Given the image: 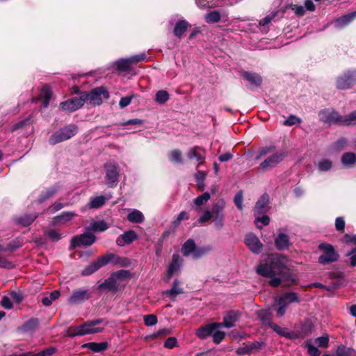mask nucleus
<instances>
[{
	"mask_svg": "<svg viewBox=\"0 0 356 356\" xmlns=\"http://www.w3.org/2000/svg\"><path fill=\"white\" fill-rule=\"evenodd\" d=\"M288 257L282 254H269L264 263L256 267V272L265 277L271 278L269 284L277 287L281 284L282 279L289 272Z\"/></svg>",
	"mask_w": 356,
	"mask_h": 356,
	"instance_id": "1",
	"label": "nucleus"
},
{
	"mask_svg": "<svg viewBox=\"0 0 356 356\" xmlns=\"http://www.w3.org/2000/svg\"><path fill=\"white\" fill-rule=\"evenodd\" d=\"M131 277V273L127 270H120L113 273L104 282L98 286L99 291L116 293L123 289Z\"/></svg>",
	"mask_w": 356,
	"mask_h": 356,
	"instance_id": "2",
	"label": "nucleus"
},
{
	"mask_svg": "<svg viewBox=\"0 0 356 356\" xmlns=\"http://www.w3.org/2000/svg\"><path fill=\"white\" fill-rule=\"evenodd\" d=\"M102 322V318H98L88 321L81 325L70 327L67 332V336L74 337L76 336H83L101 332L104 330V327H96L95 326Z\"/></svg>",
	"mask_w": 356,
	"mask_h": 356,
	"instance_id": "3",
	"label": "nucleus"
},
{
	"mask_svg": "<svg viewBox=\"0 0 356 356\" xmlns=\"http://www.w3.org/2000/svg\"><path fill=\"white\" fill-rule=\"evenodd\" d=\"M78 128L75 124H69L55 131L49 138L51 145H55L71 138L76 135Z\"/></svg>",
	"mask_w": 356,
	"mask_h": 356,
	"instance_id": "4",
	"label": "nucleus"
},
{
	"mask_svg": "<svg viewBox=\"0 0 356 356\" xmlns=\"http://www.w3.org/2000/svg\"><path fill=\"white\" fill-rule=\"evenodd\" d=\"M299 298L296 293H285L275 300V305L277 306L276 311L277 316L280 318L286 313L288 305L292 302H298Z\"/></svg>",
	"mask_w": 356,
	"mask_h": 356,
	"instance_id": "5",
	"label": "nucleus"
},
{
	"mask_svg": "<svg viewBox=\"0 0 356 356\" xmlns=\"http://www.w3.org/2000/svg\"><path fill=\"white\" fill-rule=\"evenodd\" d=\"M81 95L84 103L88 102L92 105H99L104 99L109 98V92L104 87H97L90 92L82 93Z\"/></svg>",
	"mask_w": 356,
	"mask_h": 356,
	"instance_id": "6",
	"label": "nucleus"
},
{
	"mask_svg": "<svg viewBox=\"0 0 356 356\" xmlns=\"http://www.w3.org/2000/svg\"><path fill=\"white\" fill-rule=\"evenodd\" d=\"M226 202L224 199H219L213 205L211 211V216L213 218V223L216 227L220 229L224 226L225 215L224 209L225 208Z\"/></svg>",
	"mask_w": 356,
	"mask_h": 356,
	"instance_id": "7",
	"label": "nucleus"
},
{
	"mask_svg": "<svg viewBox=\"0 0 356 356\" xmlns=\"http://www.w3.org/2000/svg\"><path fill=\"white\" fill-rule=\"evenodd\" d=\"M356 83V70H348L339 75L336 80V87L339 90H348Z\"/></svg>",
	"mask_w": 356,
	"mask_h": 356,
	"instance_id": "8",
	"label": "nucleus"
},
{
	"mask_svg": "<svg viewBox=\"0 0 356 356\" xmlns=\"http://www.w3.org/2000/svg\"><path fill=\"white\" fill-rule=\"evenodd\" d=\"M318 248L323 252L318 258V262L321 264H330L338 259L339 255L332 245L325 243H321Z\"/></svg>",
	"mask_w": 356,
	"mask_h": 356,
	"instance_id": "9",
	"label": "nucleus"
},
{
	"mask_svg": "<svg viewBox=\"0 0 356 356\" xmlns=\"http://www.w3.org/2000/svg\"><path fill=\"white\" fill-rule=\"evenodd\" d=\"M114 254H108L105 256L98 258L95 261L90 263L81 272V275L83 276L90 275L96 272L101 267L108 264L109 261H112L114 258Z\"/></svg>",
	"mask_w": 356,
	"mask_h": 356,
	"instance_id": "10",
	"label": "nucleus"
},
{
	"mask_svg": "<svg viewBox=\"0 0 356 356\" xmlns=\"http://www.w3.org/2000/svg\"><path fill=\"white\" fill-rule=\"evenodd\" d=\"M106 182L108 187L115 186L119 181V169L118 165L115 163H108L105 165Z\"/></svg>",
	"mask_w": 356,
	"mask_h": 356,
	"instance_id": "11",
	"label": "nucleus"
},
{
	"mask_svg": "<svg viewBox=\"0 0 356 356\" xmlns=\"http://www.w3.org/2000/svg\"><path fill=\"white\" fill-rule=\"evenodd\" d=\"M320 120L327 124H338L341 125L342 115L332 108H327L319 112Z\"/></svg>",
	"mask_w": 356,
	"mask_h": 356,
	"instance_id": "12",
	"label": "nucleus"
},
{
	"mask_svg": "<svg viewBox=\"0 0 356 356\" xmlns=\"http://www.w3.org/2000/svg\"><path fill=\"white\" fill-rule=\"evenodd\" d=\"M95 241V236L90 232H85L82 234L74 236L71 240L72 248L80 246H89Z\"/></svg>",
	"mask_w": 356,
	"mask_h": 356,
	"instance_id": "13",
	"label": "nucleus"
},
{
	"mask_svg": "<svg viewBox=\"0 0 356 356\" xmlns=\"http://www.w3.org/2000/svg\"><path fill=\"white\" fill-rule=\"evenodd\" d=\"M84 104V99L82 95L69 99L60 104L62 110L67 112H73L80 108Z\"/></svg>",
	"mask_w": 356,
	"mask_h": 356,
	"instance_id": "14",
	"label": "nucleus"
},
{
	"mask_svg": "<svg viewBox=\"0 0 356 356\" xmlns=\"http://www.w3.org/2000/svg\"><path fill=\"white\" fill-rule=\"evenodd\" d=\"M91 297V293L88 289H77L72 292L68 299V302L76 305L88 300Z\"/></svg>",
	"mask_w": 356,
	"mask_h": 356,
	"instance_id": "15",
	"label": "nucleus"
},
{
	"mask_svg": "<svg viewBox=\"0 0 356 356\" xmlns=\"http://www.w3.org/2000/svg\"><path fill=\"white\" fill-rule=\"evenodd\" d=\"M245 243L250 250L256 254L259 253L263 248L262 243L258 237L253 234H248L245 238Z\"/></svg>",
	"mask_w": 356,
	"mask_h": 356,
	"instance_id": "16",
	"label": "nucleus"
},
{
	"mask_svg": "<svg viewBox=\"0 0 356 356\" xmlns=\"http://www.w3.org/2000/svg\"><path fill=\"white\" fill-rule=\"evenodd\" d=\"M220 328V324L213 323L201 326L196 330V335L201 339H204L207 337L212 335L213 331Z\"/></svg>",
	"mask_w": 356,
	"mask_h": 356,
	"instance_id": "17",
	"label": "nucleus"
},
{
	"mask_svg": "<svg viewBox=\"0 0 356 356\" xmlns=\"http://www.w3.org/2000/svg\"><path fill=\"white\" fill-rule=\"evenodd\" d=\"M239 317V314L236 311H229L227 313V314L223 318V321L222 323H218L220 324V328L222 327L231 328L235 325L236 322L238 321Z\"/></svg>",
	"mask_w": 356,
	"mask_h": 356,
	"instance_id": "18",
	"label": "nucleus"
},
{
	"mask_svg": "<svg viewBox=\"0 0 356 356\" xmlns=\"http://www.w3.org/2000/svg\"><path fill=\"white\" fill-rule=\"evenodd\" d=\"M76 213L72 211H64L62 212L60 215L55 216L52 220L53 225H65L67 222L72 220L75 216H76Z\"/></svg>",
	"mask_w": 356,
	"mask_h": 356,
	"instance_id": "19",
	"label": "nucleus"
},
{
	"mask_svg": "<svg viewBox=\"0 0 356 356\" xmlns=\"http://www.w3.org/2000/svg\"><path fill=\"white\" fill-rule=\"evenodd\" d=\"M181 264L182 259L179 255L178 254H174L172 255V261L170 264L168 269V280L170 279L174 274L179 271Z\"/></svg>",
	"mask_w": 356,
	"mask_h": 356,
	"instance_id": "20",
	"label": "nucleus"
},
{
	"mask_svg": "<svg viewBox=\"0 0 356 356\" xmlns=\"http://www.w3.org/2000/svg\"><path fill=\"white\" fill-rule=\"evenodd\" d=\"M137 238L136 233L133 230H129L120 236L116 240V243L118 246H124L125 244H130Z\"/></svg>",
	"mask_w": 356,
	"mask_h": 356,
	"instance_id": "21",
	"label": "nucleus"
},
{
	"mask_svg": "<svg viewBox=\"0 0 356 356\" xmlns=\"http://www.w3.org/2000/svg\"><path fill=\"white\" fill-rule=\"evenodd\" d=\"M275 245L278 250L289 249L291 245L289 236L283 233L279 234L275 239Z\"/></svg>",
	"mask_w": 356,
	"mask_h": 356,
	"instance_id": "22",
	"label": "nucleus"
},
{
	"mask_svg": "<svg viewBox=\"0 0 356 356\" xmlns=\"http://www.w3.org/2000/svg\"><path fill=\"white\" fill-rule=\"evenodd\" d=\"M356 18V11L340 17L334 21V26L337 29H343L348 26L354 19Z\"/></svg>",
	"mask_w": 356,
	"mask_h": 356,
	"instance_id": "23",
	"label": "nucleus"
},
{
	"mask_svg": "<svg viewBox=\"0 0 356 356\" xmlns=\"http://www.w3.org/2000/svg\"><path fill=\"white\" fill-rule=\"evenodd\" d=\"M281 161V157H267L258 167V170L264 172L274 168Z\"/></svg>",
	"mask_w": 356,
	"mask_h": 356,
	"instance_id": "24",
	"label": "nucleus"
},
{
	"mask_svg": "<svg viewBox=\"0 0 356 356\" xmlns=\"http://www.w3.org/2000/svg\"><path fill=\"white\" fill-rule=\"evenodd\" d=\"M268 204V196L266 194L263 195L257 202L254 209V216H259L266 211V207Z\"/></svg>",
	"mask_w": 356,
	"mask_h": 356,
	"instance_id": "25",
	"label": "nucleus"
},
{
	"mask_svg": "<svg viewBox=\"0 0 356 356\" xmlns=\"http://www.w3.org/2000/svg\"><path fill=\"white\" fill-rule=\"evenodd\" d=\"M242 76L254 86H259L262 82L261 77L254 72H243Z\"/></svg>",
	"mask_w": 356,
	"mask_h": 356,
	"instance_id": "26",
	"label": "nucleus"
},
{
	"mask_svg": "<svg viewBox=\"0 0 356 356\" xmlns=\"http://www.w3.org/2000/svg\"><path fill=\"white\" fill-rule=\"evenodd\" d=\"M108 228V225L104 220L92 221L88 227V230L94 232H102L106 231Z\"/></svg>",
	"mask_w": 356,
	"mask_h": 356,
	"instance_id": "27",
	"label": "nucleus"
},
{
	"mask_svg": "<svg viewBox=\"0 0 356 356\" xmlns=\"http://www.w3.org/2000/svg\"><path fill=\"white\" fill-rule=\"evenodd\" d=\"M269 326L279 335L284 337L288 339H292L294 337V334L289 330L286 327H282L278 325L270 323Z\"/></svg>",
	"mask_w": 356,
	"mask_h": 356,
	"instance_id": "28",
	"label": "nucleus"
},
{
	"mask_svg": "<svg viewBox=\"0 0 356 356\" xmlns=\"http://www.w3.org/2000/svg\"><path fill=\"white\" fill-rule=\"evenodd\" d=\"M51 97V92L48 86H44L40 94V99L42 102V106L47 108L49 104Z\"/></svg>",
	"mask_w": 356,
	"mask_h": 356,
	"instance_id": "29",
	"label": "nucleus"
},
{
	"mask_svg": "<svg viewBox=\"0 0 356 356\" xmlns=\"http://www.w3.org/2000/svg\"><path fill=\"white\" fill-rule=\"evenodd\" d=\"M84 348H87L94 353H99L104 351L108 348V343L106 342L95 343L90 342L83 346Z\"/></svg>",
	"mask_w": 356,
	"mask_h": 356,
	"instance_id": "30",
	"label": "nucleus"
},
{
	"mask_svg": "<svg viewBox=\"0 0 356 356\" xmlns=\"http://www.w3.org/2000/svg\"><path fill=\"white\" fill-rule=\"evenodd\" d=\"M188 27V23L184 20H179L175 26L174 34L179 38H181L184 33L186 31Z\"/></svg>",
	"mask_w": 356,
	"mask_h": 356,
	"instance_id": "31",
	"label": "nucleus"
},
{
	"mask_svg": "<svg viewBox=\"0 0 356 356\" xmlns=\"http://www.w3.org/2000/svg\"><path fill=\"white\" fill-rule=\"evenodd\" d=\"M183 293V289L179 286V282L176 280H175L172 288L164 291L163 293L170 298H175L177 295L181 294Z\"/></svg>",
	"mask_w": 356,
	"mask_h": 356,
	"instance_id": "32",
	"label": "nucleus"
},
{
	"mask_svg": "<svg viewBox=\"0 0 356 356\" xmlns=\"http://www.w3.org/2000/svg\"><path fill=\"white\" fill-rule=\"evenodd\" d=\"M127 219L133 223H141L144 220V216L139 210L134 209L127 215Z\"/></svg>",
	"mask_w": 356,
	"mask_h": 356,
	"instance_id": "33",
	"label": "nucleus"
},
{
	"mask_svg": "<svg viewBox=\"0 0 356 356\" xmlns=\"http://www.w3.org/2000/svg\"><path fill=\"white\" fill-rule=\"evenodd\" d=\"M341 125H356V111H354L348 115H342Z\"/></svg>",
	"mask_w": 356,
	"mask_h": 356,
	"instance_id": "34",
	"label": "nucleus"
},
{
	"mask_svg": "<svg viewBox=\"0 0 356 356\" xmlns=\"http://www.w3.org/2000/svg\"><path fill=\"white\" fill-rule=\"evenodd\" d=\"M56 352V348L54 347L46 348L38 353L33 354L32 352H27L19 355V356H51Z\"/></svg>",
	"mask_w": 356,
	"mask_h": 356,
	"instance_id": "35",
	"label": "nucleus"
},
{
	"mask_svg": "<svg viewBox=\"0 0 356 356\" xmlns=\"http://www.w3.org/2000/svg\"><path fill=\"white\" fill-rule=\"evenodd\" d=\"M106 200V197L102 195L91 198L90 202L88 203V207L90 209L100 208L104 204Z\"/></svg>",
	"mask_w": 356,
	"mask_h": 356,
	"instance_id": "36",
	"label": "nucleus"
},
{
	"mask_svg": "<svg viewBox=\"0 0 356 356\" xmlns=\"http://www.w3.org/2000/svg\"><path fill=\"white\" fill-rule=\"evenodd\" d=\"M195 249V243L192 239H188L186 241L182 246V253L184 256L187 257L190 254L194 252Z\"/></svg>",
	"mask_w": 356,
	"mask_h": 356,
	"instance_id": "37",
	"label": "nucleus"
},
{
	"mask_svg": "<svg viewBox=\"0 0 356 356\" xmlns=\"http://www.w3.org/2000/svg\"><path fill=\"white\" fill-rule=\"evenodd\" d=\"M336 355L337 356H356V353L353 348L341 345L337 348Z\"/></svg>",
	"mask_w": 356,
	"mask_h": 356,
	"instance_id": "38",
	"label": "nucleus"
},
{
	"mask_svg": "<svg viewBox=\"0 0 356 356\" xmlns=\"http://www.w3.org/2000/svg\"><path fill=\"white\" fill-rule=\"evenodd\" d=\"M129 58H121L115 63L116 68L120 71H127L131 66Z\"/></svg>",
	"mask_w": 356,
	"mask_h": 356,
	"instance_id": "39",
	"label": "nucleus"
},
{
	"mask_svg": "<svg viewBox=\"0 0 356 356\" xmlns=\"http://www.w3.org/2000/svg\"><path fill=\"white\" fill-rule=\"evenodd\" d=\"M204 19L209 24L216 23L220 20V14L216 10L211 11L205 15Z\"/></svg>",
	"mask_w": 356,
	"mask_h": 356,
	"instance_id": "40",
	"label": "nucleus"
},
{
	"mask_svg": "<svg viewBox=\"0 0 356 356\" xmlns=\"http://www.w3.org/2000/svg\"><path fill=\"white\" fill-rule=\"evenodd\" d=\"M211 198V195L208 192H205L201 195L196 197L194 200V204L197 207H200L204 205L207 201H209Z\"/></svg>",
	"mask_w": 356,
	"mask_h": 356,
	"instance_id": "41",
	"label": "nucleus"
},
{
	"mask_svg": "<svg viewBox=\"0 0 356 356\" xmlns=\"http://www.w3.org/2000/svg\"><path fill=\"white\" fill-rule=\"evenodd\" d=\"M169 94L166 90H159L155 95V101L160 104L165 103L169 99Z\"/></svg>",
	"mask_w": 356,
	"mask_h": 356,
	"instance_id": "42",
	"label": "nucleus"
},
{
	"mask_svg": "<svg viewBox=\"0 0 356 356\" xmlns=\"http://www.w3.org/2000/svg\"><path fill=\"white\" fill-rule=\"evenodd\" d=\"M348 144V140L344 137L339 138L335 143H333L332 147L335 151H340L346 148Z\"/></svg>",
	"mask_w": 356,
	"mask_h": 356,
	"instance_id": "43",
	"label": "nucleus"
},
{
	"mask_svg": "<svg viewBox=\"0 0 356 356\" xmlns=\"http://www.w3.org/2000/svg\"><path fill=\"white\" fill-rule=\"evenodd\" d=\"M36 218V214L24 215L19 218L17 222L24 226H28L31 225Z\"/></svg>",
	"mask_w": 356,
	"mask_h": 356,
	"instance_id": "44",
	"label": "nucleus"
},
{
	"mask_svg": "<svg viewBox=\"0 0 356 356\" xmlns=\"http://www.w3.org/2000/svg\"><path fill=\"white\" fill-rule=\"evenodd\" d=\"M243 191H238L234 197V203L237 207V209L240 211L243 209Z\"/></svg>",
	"mask_w": 356,
	"mask_h": 356,
	"instance_id": "45",
	"label": "nucleus"
},
{
	"mask_svg": "<svg viewBox=\"0 0 356 356\" xmlns=\"http://www.w3.org/2000/svg\"><path fill=\"white\" fill-rule=\"evenodd\" d=\"M332 166V162L327 159H323L319 161L317 164V167L319 171L325 172L330 170Z\"/></svg>",
	"mask_w": 356,
	"mask_h": 356,
	"instance_id": "46",
	"label": "nucleus"
},
{
	"mask_svg": "<svg viewBox=\"0 0 356 356\" xmlns=\"http://www.w3.org/2000/svg\"><path fill=\"white\" fill-rule=\"evenodd\" d=\"M57 192V188L51 187L47 190V191L40 195L39 198V202H42L43 201L51 197L54 194Z\"/></svg>",
	"mask_w": 356,
	"mask_h": 356,
	"instance_id": "47",
	"label": "nucleus"
},
{
	"mask_svg": "<svg viewBox=\"0 0 356 356\" xmlns=\"http://www.w3.org/2000/svg\"><path fill=\"white\" fill-rule=\"evenodd\" d=\"M305 346L307 348V353L311 356H319L321 354V351L314 346L311 341H307L305 343Z\"/></svg>",
	"mask_w": 356,
	"mask_h": 356,
	"instance_id": "48",
	"label": "nucleus"
},
{
	"mask_svg": "<svg viewBox=\"0 0 356 356\" xmlns=\"http://www.w3.org/2000/svg\"><path fill=\"white\" fill-rule=\"evenodd\" d=\"M45 235L53 241H58L61 238L60 234L56 229L46 231Z\"/></svg>",
	"mask_w": 356,
	"mask_h": 356,
	"instance_id": "49",
	"label": "nucleus"
},
{
	"mask_svg": "<svg viewBox=\"0 0 356 356\" xmlns=\"http://www.w3.org/2000/svg\"><path fill=\"white\" fill-rule=\"evenodd\" d=\"M300 122H301L300 118H299L298 117H297L296 115H291L287 119H286L283 122V124L285 126H293L296 124H299Z\"/></svg>",
	"mask_w": 356,
	"mask_h": 356,
	"instance_id": "50",
	"label": "nucleus"
},
{
	"mask_svg": "<svg viewBox=\"0 0 356 356\" xmlns=\"http://www.w3.org/2000/svg\"><path fill=\"white\" fill-rule=\"evenodd\" d=\"M258 316L259 318L264 323L268 324L271 323L270 320V313L268 310H261L258 313Z\"/></svg>",
	"mask_w": 356,
	"mask_h": 356,
	"instance_id": "51",
	"label": "nucleus"
},
{
	"mask_svg": "<svg viewBox=\"0 0 356 356\" xmlns=\"http://www.w3.org/2000/svg\"><path fill=\"white\" fill-rule=\"evenodd\" d=\"M213 341L215 343H220L225 337V333L222 331L216 330L212 334Z\"/></svg>",
	"mask_w": 356,
	"mask_h": 356,
	"instance_id": "52",
	"label": "nucleus"
},
{
	"mask_svg": "<svg viewBox=\"0 0 356 356\" xmlns=\"http://www.w3.org/2000/svg\"><path fill=\"white\" fill-rule=\"evenodd\" d=\"M144 323L147 326H152L157 323V317L154 314L145 315L143 318Z\"/></svg>",
	"mask_w": 356,
	"mask_h": 356,
	"instance_id": "53",
	"label": "nucleus"
},
{
	"mask_svg": "<svg viewBox=\"0 0 356 356\" xmlns=\"http://www.w3.org/2000/svg\"><path fill=\"white\" fill-rule=\"evenodd\" d=\"M342 164L346 168L356 165V157H342Z\"/></svg>",
	"mask_w": 356,
	"mask_h": 356,
	"instance_id": "54",
	"label": "nucleus"
},
{
	"mask_svg": "<svg viewBox=\"0 0 356 356\" xmlns=\"http://www.w3.org/2000/svg\"><path fill=\"white\" fill-rule=\"evenodd\" d=\"M210 250H211V248L209 246L195 249L193 254V257L195 259L199 258V257H202V255H204V254L209 252Z\"/></svg>",
	"mask_w": 356,
	"mask_h": 356,
	"instance_id": "55",
	"label": "nucleus"
},
{
	"mask_svg": "<svg viewBox=\"0 0 356 356\" xmlns=\"http://www.w3.org/2000/svg\"><path fill=\"white\" fill-rule=\"evenodd\" d=\"M211 214L212 213H211V210H206L203 213V214L199 218L198 222L200 224H204V223L208 222L209 220H210L211 219H213Z\"/></svg>",
	"mask_w": 356,
	"mask_h": 356,
	"instance_id": "56",
	"label": "nucleus"
},
{
	"mask_svg": "<svg viewBox=\"0 0 356 356\" xmlns=\"http://www.w3.org/2000/svg\"><path fill=\"white\" fill-rule=\"evenodd\" d=\"M145 58H146L145 54L141 53L138 55L132 56L129 57V58L131 62V64H134V63L136 64L139 62L145 60Z\"/></svg>",
	"mask_w": 356,
	"mask_h": 356,
	"instance_id": "57",
	"label": "nucleus"
},
{
	"mask_svg": "<svg viewBox=\"0 0 356 356\" xmlns=\"http://www.w3.org/2000/svg\"><path fill=\"white\" fill-rule=\"evenodd\" d=\"M316 342L321 347H327L329 343V337L327 335H324L316 339Z\"/></svg>",
	"mask_w": 356,
	"mask_h": 356,
	"instance_id": "58",
	"label": "nucleus"
},
{
	"mask_svg": "<svg viewBox=\"0 0 356 356\" xmlns=\"http://www.w3.org/2000/svg\"><path fill=\"white\" fill-rule=\"evenodd\" d=\"M204 154H205V152L202 148H201L200 147H195L190 150L188 156H202Z\"/></svg>",
	"mask_w": 356,
	"mask_h": 356,
	"instance_id": "59",
	"label": "nucleus"
},
{
	"mask_svg": "<svg viewBox=\"0 0 356 356\" xmlns=\"http://www.w3.org/2000/svg\"><path fill=\"white\" fill-rule=\"evenodd\" d=\"M276 13H272L271 14L267 15L264 18L260 20L259 26H264L268 24L275 17Z\"/></svg>",
	"mask_w": 356,
	"mask_h": 356,
	"instance_id": "60",
	"label": "nucleus"
},
{
	"mask_svg": "<svg viewBox=\"0 0 356 356\" xmlns=\"http://www.w3.org/2000/svg\"><path fill=\"white\" fill-rule=\"evenodd\" d=\"M274 149H275V147L273 145H269V146H266V147H261L259 149L257 156H264L266 154H270L273 152Z\"/></svg>",
	"mask_w": 356,
	"mask_h": 356,
	"instance_id": "61",
	"label": "nucleus"
},
{
	"mask_svg": "<svg viewBox=\"0 0 356 356\" xmlns=\"http://www.w3.org/2000/svg\"><path fill=\"white\" fill-rule=\"evenodd\" d=\"M187 219H188V213L186 211H181L174 221V226L177 227L182 220Z\"/></svg>",
	"mask_w": 356,
	"mask_h": 356,
	"instance_id": "62",
	"label": "nucleus"
},
{
	"mask_svg": "<svg viewBox=\"0 0 356 356\" xmlns=\"http://www.w3.org/2000/svg\"><path fill=\"white\" fill-rule=\"evenodd\" d=\"M1 305L3 308L6 309H10L13 308V302L10 300V299L7 296H3L2 298Z\"/></svg>",
	"mask_w": 356,
	"mask_h": 356,
	"instance_id": "63",
	"label": "nucleus"
},
{
	"mask_svg": "<svg viewBox=\"0 0 356 356\" xmlns=\"http://www.w3.org/2000/svg\"><path fill=\"white\" fill-rule=\"evenodd\" d=\"M335 227L338 231L343 232L345 228V221L342 217L337 218L335 220Z\"/></svg>",
	"mask_w": 356,
	"mask_h": 356,
	"instance_id": "64",
	"label": "nucleus"
}]
</instances>
